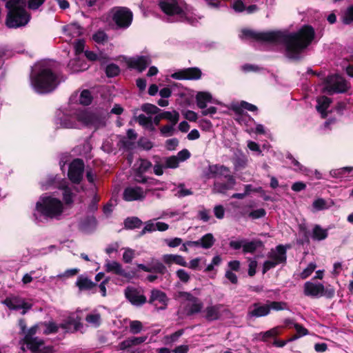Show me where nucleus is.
Masks as SVG:
<instances>
[{
    "label": "nucleus",
    "mask_w": 353,
    "mask_h": 353,
    "mask_svg": "<svg viewBox=\"0 0 353 353\" xmlns=\"http://www.w3.org/2000/svg\"><path fill=\"white\" fill-rule=\"evenodd\" d=\"M141 110L147 114H156L160 109L156 105L150 103H145L141 106Z\"/></svg>",
    "instance_id": "nucleus-49"
},
{
    "label": "nucleus",
    "mask_w": 353,
    "mask_h": 353,
    "mask_svg": "<svg viewBox=\"0 0 353 353\" xmlns=\"http://www.w3.org/2000/svg\"><path fill=\"white\" fill-rule=\"evenodd\" d=\"M119 243L118 242L112 243L108 245L105 248V252L108 254H111L113 252H117L119 248Z\"/></svg>",
    "instance_id": "nucleus-64"
},
{
    "label": "nucleus",
    "mask_w": 353,
    "mask_h": 353,
    "mask_svg": "<svg viewBox=\"0 0 353 353\" xmlns=\"http://www.w3.org/2000/svg\"><path fill=\"white\" fill-rule=\"evenodd\" d=\"M263 243L259 240L247 241L245 240L243 252L244 253H253L258 248L262 246Z\"/></svg>",
    "instance_id": "nucleus-33"
},
{
    "label": "nucleus",
    "mask_w": 353,
    "mask_h": 353,
    "mask_svg": "<svg viewBox=\"0 0 353 353\" xmlns=\"http://www.w3.org/2000/svg\"><path fill=\"white\" fill-rule=\"evenodd\" d=\"M316 268V265L315 263H310L308 264L307 268H305L300 274V277L302 279H305L309 277L312 272L315 270Z\"/></svg>",
    "instance_id": "nucleus-46"
},
{
    "label": "nucleus",
    "mask_w": 353,
    "mask_h": 353,
    "mask_svg": "<svg viewBox=\"0 0 353 353\" xmlns=\"http://www.w3.org/2000/svg\"><path fill=\"white\" fill-rule=\"evenodd\" d=\"M353 170V167H344L339 169H335L330 171V175L335 178H342L347 172Z\"/></svg>",
    "instance_id": "nucleus-44"
},
{
    "label": "nucleus",
    "mask_w": 353,
    "mask_h": 353,
    "mask_svg": "<svg viewBox=\"0 0 353 353\" xmlns=\"http://www.w3.org/2000/svg\"><path fill=\"white\" fill-rule=\"evenodd\" d=\"M280 327H275L265 332H261L258 334L259 340L265 341L268 338L274 337L280 334Z\"/></svg>",
    "instance_id": "nucleus-37"
},
{
    "label": "nucleus",
    "mask_w": 353,
    "mask_h": 353,
    "mask_svg": "<svg viewBox=\"0 0 353 353\" xmlns=\"http://www.w3.org/2000/svg\"><path fill=\"white\" fill-rule=\"evenodd\" d=\"M214 213L217 219H221L224 217L225 210L221 205H216L214 208Z\"/></svg>",
    "instance_id": "nucleus-63"
},
{
    "label": "nucleus",
    "mask_w": 353,
    "mask_h": 353,
    "mask_svg": "<svg viewBox=\"0 0 353 353\" xmlns=\"http://www.w3.org/2000/svg\"><path fill=\"white\" fill-rule=\"evenodd\" d=\"M314 37V30L305 26L294 33L283 32H257L250 30H242L240 38L259 41L282 43L285 48V54L290 59H298L300 54L311 43Z\"/></svg>",
    "instance_id": "nucleus-1"
},
{
    "label": "nucleus",
    "mask_w": 353,
    "mask_h": 353,
    "mask_svg": "<svg viewBox=\"0 0 353 353\" xmlns=\"http://www.w3.org/2000/svg\"><path fill=\"white\" fill-rule=\"evenodd\" d=\"M343 22L346 24L353 23V6L348 8L345 12Z\"/></svg>",
    "instance_id": "nucleus-56"
},
{
    "label": "nucleus",
    "mask_w": 353,
    "mask_h": 353,
    "mask_svg": "<svg viewBox=\"0 0 353 353\" xmlns=\"http://www.w3.org/2000/svg\"><path fill=\"white\" fill-rule=\"evenodd\" d=\"M174 125H175L171 123L170 125L163 126L160 129L161 133L165 137L172 136L173 134Z\"/></svg>",
    "instance_id": "nucleus-60"
},
{
    "label": "nucleus",
    "mask_w": 353,
    "mask_h": 353,
    "mask_svg": "<svg viewBox=\"0 0 353 353\" xmlns=\"http://www.w3.org/2000/svg\"><path fill=\"white\" fill-rule=\"evenodd\" d=\"M327 230L322 228L320 225H316L312 229V237L316 241H322L327 238Z\"/></svg>",
    "instance_id": "nucleus-32"
},
{
    "label": "nucleus",
    "mask_w": 353,
    "mask_h": 353,
    "mask_svg": "<svg viewBox=\"0 0 353 353\" xmlns=\"http://www.w3.org/2000/svg\"><path fill=\"white\" fill-rule=\"evenodd\" d=\"M124 224L125 228L133 229L139 228L141 225L142 222L137 217H132L125 219Z\"/></svg>",
    "instance_id": "nucleus-43"
},
{
    "label": "nucleus",
    "mask_w": 353,
    "mask_h": 353,
    "mask_svg": "<svg viewBox=\"0 0 353 353\" xmlns=\"http://www.w3.org/2000/svg\"><path fill=\"white\" fill-rule=\"evenodd\" d=\"M113 21L120 28H128L132 20V13L127 8L117 7L111 10Z\"/></svg>",
    "instance_id": "nucleus-11"
},
{
    "label": "nucleus",
    "mask_w": 353,
    "mask_h": 353,
    "mask_svg": "<svg viewBox=\"0 0 353 353\" xmlns=\"http://www.w3.org/2000/svg\"><path fill=\"white\" fill-rule=\"evenodd\" d=\"M270 313V307L267 305L254 303L248 310V316L250 317H261Z\"/></svg>",
    "instance_id": "nucleus-24"
},
{
    "label": "nucleus",
    "mask_w": 353,
    "mask_h": 353,
    "mask_svg": "<svg viewBox=\"0 0 353 353\" xmlns=\"http://www.w3.org/2000/svg\"><path fill=\"white\" fill-rule=\"evenodd\" d=\"M105 124V117L103 114L85 110H78L74 114L65 115L61 121V125L65 128H79L86 125L97 129Z\"/></svg>",
    "instance_id": "nucleus-2"
},
{
    "label": "nucleus",
    "mask_w": 353,
    "mask_h": 353,
    "mask_svg": "<svg viewBox=\"0 0 353 353\" xmlns=\"http://www.w3.org/2000/svg\"><path fill=\"white\" fill-rule=\"evenodd\" d=\"M41 325L45 327L43 333L46 334L56 333L59 329V326L53 321L41 323Z\"/></svg>",
    "instance_id": "nucleus-45"
},
{
    "label": "nucleus",
    "mask_w": 353,
    "mask_h": 353,
    "mask_svg": "<svg viewBox=\"0 0 353 353\" xmlns=\"http://www.w3.org/2000/svg\"><path fill=\"white\" fill-rule=\"evenodd\" d=\"M159 6L168 15H176L181 19H187L188 6L183 0H160Z\"/></svg>",
    "instance_id": "nucleus-7"
},
{
    "label": "nucleus",
    "mask_w": 353,
    "mask_h": 353,
    "mask_svg": "<svg viewBox=\"0 0 353 353\" xmlns=\"http://www.w3.org/2000/svg\"><path fill=\"white\" fill-rule=\"evenodd\" d=\"M166 245L170 248H176L183 243V240L181 238L175 237L173 239H165Z\"/></svg>",
    "instance_id": "nucleus-55"
},
{
    "label": "nucleus",
    "mask_w": 353,
    "mask_h": 353,
    "mask_svg": "<svg viewBox=\"0 0 353 353\" xmlns=\"http://www.w3.org/2000/svg\"><path fill=\"white\" fill-rule=\"evenodd\" d=\"M151 63L150 59L147 56L130 58L127 61L128 65L130 68H135L139 72H142Z\"/></svg>",
    "instance_id": "nucleus-22"
},
{
    "label": "nucleus",
    "mask_w": 353,
    "mask_h": 353,
    "mask_svg": "<svg viewBox=\"0 0 353 353\" xmlns=\"http://www.w3.org/2000/svg\"><path fill=\"white\" fill-rule=\"evenodd\" d=\"M168 300L169 299L165 292L159 290L154 289L151 291L149 303H153L155 305H157L158 303L161 305L159 309L165 310L168 305Z\"/></svg>",
    "instance_id": "nucleus-21"
},
{
    "label": "nucleus",
    "mask_w": 353,
    "mask_h": 353,
    "mask_svg": "<svg viewBox=\"0 0 353 353\" xmlns=\"http://www.w3.org/2000/svg\"><path fill=\"white\" fill-rule=\"evenodd\" d=\"M143 328V324L139 321H130L129 323L130 332L133 334L140 333Z\"/></svg>",
    "instance_id": "nucleus-42"
},
{
    "label": "nucleus",
    "mask_w": 353,
    "mask_h": 353,
    "mask_svg": "<svg viewBox=\"0 0 353 353\" xmlns=\"http://www.w3.org/2000/svg\"><path fill=\"white\" fill-rule=\"evenodd\" d=\"M126 299L134 305L139 306L146 302V297L143 292L132 287H128L125 290Z\"/></svg>",
    "instance_id": "nucleus-16"
},
{
    "label": "nucleus",
    "mask_w": 353,
    "mask_h": 353,
    "mask_svg": "<svg viewBox=\"0 0 353 353\" xmlns=\"http://www.w3.org/2000/svg\"><path fill=\"white\" fill-rule=\"evenodd\" d=\"M26 0H9L6 3L8 10L6 25L9 28L25 26L30 20V14L25 9Z\"/></svg>",
    "instance_id": "nucleus-5"
},
{
    "label": "nucleus",
    "mask_w": 353,
    "mask_h": 353,
    "mask_svg": "<svg viewBox=\"0 0 353 353\" xmlns=\"http://www.w3.org/2000/svg\"><path fill=\"white\" fill-rule=\"evenodd\" d=\"M85 321L90 325L97 327L101 323V315L96 312L88 314L85 317Z\"/></svg>",
    "instance_id": "nucleus-35"
},
{
    "label": "nucleus",
    "mask_w": 353,
    "mask_h": 353,
    "mask_svg": "<svg viewBox=\"0 0 353 353\" xmlns=\"http://www.w3.org/2000/svg\"><path fill=\"white\" fill-rule=\"evenodd\" d=\"M85 55L87 57V59L90 61L99 60L100 61L103 63L104 61L106 59V57H103L101 54L98 55L96 53L88 50L85 51Z\"/></svg>",
    "instance_id": "nucleus-51"
},
{
    "label": "nucleus",
    "mask_w": 353,
    "mask_h": 353,
    "mask_svg": "<svg viewBox=\"0 0 353 353\" xmlns=\"http://www.w3.org/2000/svg\"><path fill=\"white\" fill-rule=\"evenodd\" d=\"M57 187L63 190V200L65 203H70L72 202V193L71 190L66 185V181H61L59 183Z\"/></svg>",
    "instance_id": "nucleus-34"
},
{
    "label": "nucleus",
    "mask_w": 353,
    "mask_h": 353,
    "mask_svg": "<svg viewBox=\"0 0 353 353\" xmlns=\"http://www.w3.org/2000/svg\"><path fill=\"white\" fill-rule=\"evenodd\" d=\"M349 88L347 81L339 75L329 76L325 81L323 92L330 94L345 92Z\"/></svg>",
    "instance_id": "nucleus-10"
},
{
    "label": "nucleus",
    "mask_w": 353,
    "mask_h": 353,
    "mask_svg": "<svg viewBox=\"0 0 353 353\" xmlns=\"http://www.w3.org/2000/svg\"><path fill=\"white\" fill-rule=\"evenodd\" d=\"M268 259L263 263V274L278 265L285 263L287 259L286 250L284 246L279 245L268 252Z\"/></svg>",
    "instance_id": "nucleus-9"
},
{
    "label": "nucleus",
    "mask_w": 353,
    "mask_h": 353,
    "mask_svg": "<svg viewBox=\"0 0 353 353\" xmlns=\"http://www.w3.org/2000/svg\"><path fill=\"white\" fill-rule=\"evenodd\" d=\"M80 321V319L70 316L65 323H61L60 327L68 332L77 331L83 327Z\"/></svg>",
    "instance_id": "nucleus-27"
},
{
    "label": "nucleus",
    "mask_w": 353,
    "mask_h": 353,
    "mask_svg": "<svg viewBox=\"0 0 353 353\" xmlns=\"http://www.w3.org/2000/svg\"><path fill=\"white\" fill-rule=\"evenodd\" d=\"M208 176L217 179L212 188L214 193H225L228 190L232 189L236 184V180L231 174L230 168L223 165H209Z\"/></svg>",
    "instance_id": "nucleus-4"
},
{
    "label": "nucleus",
    "mask_w": 353,
    "mask_h": 353,
    "mask_svg": "<svg viewBox=\"0 0 353 353\" xmlns=\"http://www.w3.org/2000/svg\"><path fill=\"white\" fill-rule=\"evenodd\" d=\"M316 101V110L321 114V117L325 118L327 115L326 110L329 108L332 101L330 98L322 96L317 98Z\"/></svg>",
    "instance_id": "nucleus-28"
},
{
    "label": "nucleus",
    "mask_w": 353,
    "mask_h": 353,
    "mask_svg": "<svg viewBox=\"0 0 353 353\" xmlns=\"http://www.w3.org/2000/svg\"><path fill=\"white\" fill-rule=\"evenodd\" d=\"M79 103L83 105H88L92 101L91 93L88 90H83L79 96Z\"/></svg>",
    "instance_id": "nucleus-40"
},
{
    "label": "nucleus",
    "mask_w": 353,
    "mask_h": 353,
    "mask_svg": "<svg viewBox=\"0 0 353 353\" xmlns=\"http://www.w3.org/2000/svg\"><path fill=\"white\" fill-rule=\"evenodd\" d=\"M179 161L176 156H171L165 159V167L167 168H176L179 165Z\"/></svg>",
    "instance_id": "nucleus-48"
},
{
    "label": "nucleus",
    "mask_w": 353,
    "mask_h": 353,
    "mask_svg": "<svg viewBox=\"0 0 353 353\" xmlns=\"http://www.w3.org/2000/svg\"><path fill=\"white\" fill-rule=\"evenodd\" d=\"M196 103L199 108L204 109L207 103L212 101V96L209 92H200L196 96Z\"/></svg>",
    "instance_id": "nucleus-29"
},
{
    "label": "nucleus",
    "mask_w": 353,
    "mask_h": 353,
    "mask_svg": "<svg viewBox=\"0 0 353 353\" xmlns=\"http://www.w3.org/2000/svg\"><path fill=\"white\" fill-rule=\"evenodd\" d=\"M268 307H270V310H274L279 311V310H286L288 308V305L285 302L273 301V302H271L269 304H268Z\"/></svg>",
    "instance_id": "nucleus-53"
},
{
    "label": "nucleus",
    "mask_w": 353,
    "mask_h": 353,
    "mask_svg": "<svg viewBox=\"0 0 353 353\" xmlns=\"http://www.w3.org/2000/svg\"><path fill=\"white\" fill-rule=\"evenodd\" d=\"M174 194L179 197H183L192 194V192L190 190L185 188L183 184H180L175 189Z\"/></svg>",
    "instance_id": "nucleus-47"
},
{
    "label": "nucleus",
    "mask_w": 353,
    "mask_h": 353,
    "mask_svg": "<svg viewBox=\"0 0 353 353\" xmlns=\"http://www.w3.org/2000/svg\"><path fill=\"white\" fill-rule=\"evenodd\" d=\"M201 72L196 68H189L173 73L171 77L175 79L195 80L201 78Z\"/></svg>",
    "instance_id": "nucleus-18"
},
{
    "label": "nucleus",
    "mask_w": 353,
    "mask_h": 353,
    "mask_svg": "<svg viewBox=\"0 0 353 353\" xmlns=\"http://www.w3.org/2000/svg\"><path fill=\"white\" fill-rule=\"evenodd\" d=\"M38 330V325H34L28 330L27 333L23 339V343L27 345V348L30 350L32 352H38L41 350L44 347L43 341L37 337H34V335L37 333Z\"/></svg>",
    "instance_id": "nucleus-13"
},
{
    "label": "nucleus",
    "mask_w": 353,
    "mask_h": 353,
    "mask_svg": "<svg viewBox=\"0 0 353 353\" xmlns=\"http://www.w3.org/2000/svg\"><path fill=\"white\" fill-rule=\"evenodd\" d=\"M119 68L115 64H110L106 67L105 72L108 77H115L119 73Z\"/></svg>",
    "instance_id": "nucleus-52"
},
{
    "label": "nucleus",
    "mask_w": 353,
    "mask_h": 353,
    "mask_svg": "<svg viewBox=\"0 0 353 353\" xmlns=\"http://www.w3.org/2000/svg\"><path fill=\"white\" fill-rule=\"evenodd\" d=\"M122 259L124 263H130L132 261L133 259L136 256V252L134 250L130 248H124Z\"/></svg>",
    "instance_id": "nucleus-39"
},
{
    "label": "nucleus",
    "mask_w": 353,
    "mask_h": 353,
    "mask_svg": "<svg viewBox=\"0 0 353 353\" xmlns=\"http://www.w3.org/2000/svg\"><path fill=\"white\" fill-rule=\"evenodd\" d=\"M223 306L221 304L209 305L204 310V316L208 321H215L221 318Z\"/></svg>",
    "instance_id": "nucleus-23"
},
{
    "label": "nucleus",
    "mask_w": 353,
    "mask_h": 353,
    "mask_svg": "<svg viewBox=\"0 0 353 353\" xmlns=\"http://www.w3.org/2000/svg\"><path fill=\"white\" fill-rule=\"evenodd\" d=\"M150 189L143 190L139 186H130L126 188L123 193V199L126 201L143 200Z\"/></svg>",
    "instance_id": "nucleus-15"
},
{
    "label": "nucleus",
    "mask_w": 353,
    "mask_h": 353,
    "mask_svg": "<svg viewBox=\"0 0 353 353\" xmlns=\"http://www.w3.org/2000/svg\"><path fill=\"white\" fill-rule=\"evenodd\" d=\"M177 297L188 301L185 306V310L188 315L200 312L203 307L202 301L189 292H179Z\"/></svg>",
    "instance_id": "nucleus-12"
},
{
    "label": "nucleus",
    "mask_w": 353,
    "mask_h": 353,
    "mask_svg": "<svg viewBox=\"0 0 353 353\" xmlns=\"http://www.w3.org/2000/svg\"><path fill=\"white\" fill-rule=\"evenodd\" d=\"M156 230L157 228L154 220H150L145 223V227L142 231V234H145L146 232H151Z\"/></svg>",
    "instance_id": "nucleus-62"
},
{
    "label": "nucleus",
    "mask_w": 353,
    "mask_h": 353,
    "mask_svg": "<svg viewBox=\"0 0 353 353\" xmlns=\"http://www.w3.org/2000/svg\"><path fill=\"white\" fill-rule=\"evenodd\" d=\"M76 285L80 290H92L94 287L96 286L95 283H93L91 280L82 276L77 279Z\"/></svg>",
    "instance_id": "nucleus-30"
},
{
    "label": "nucleus",
    "mask_w": 353,
    "mask_h": 353,
    "mask_svg": "<svg viewBox=\"0 0 353 353\" xmlns=\"http://www.w3.org/2000/svg\"><path fill=\"white\" fill-rule=\"evenodd\" d=\"M190 152L187 149H183L179 152L176 156L179 163L183 162L190 157Z\"/></svg>",
    "instance_id": "nucleus-57"
},
{
    "label": "nucleus",
    "mask_w": 353,
    "mask_h": 353,
    "mask_svg": "<svg viewBox=\"0 0 353 353\" xmlns=\"http://www.w3.org/2000/svg\"><path fill=\"white\" fill-rule=\"evenodd\" d=\"M215 242V239L211 233L205 234L199 239L200 246L205 249L211 248Z\"/></svg>",
    "instance_id": "nucleus-36"
},
{
    "label": "nucleus",
    "mask_w": 353,
    "mask_h": 353,
    "mask_svg": "<svg viewBox=\"0 0 353 353\" xmlns=\"http://www.w3.org/2000/svg\"><path fill=\"white\" fill-rule=\"evenodd\" d=\"M312 206L316 210H322L327 208L325 201L323 199L315 200L312 203Z\"/></svg>",
    "instance_id": "nucleus-59"
},
{
    "label": "nucleus",
    "mask_w": 353,
    "mask_h": 353,
    "mask_svg": "<svg viewBox=\"0 0 353 353\" xmlns=\"http://www.w3.org/2000/svg\"><path fill=\"white\" fill-rule=\"evenodd\" d=\"M177 278L184 283H188L190 279L189 273L183 269H179L176 272Z\"/></svg>",
    "instance_id": "nucleus-50"
},
{
    "label": "nucleus",
    "mask_w": 353,
    "mask_h": 353,
    "mask_svg": "<svg viewBox=\"0 0 353 353\" xmlns=\"http://www.w3.org/2000/svg\"><path fill=\"white\" fill-rule=\"evenodd\" d=\"M104 268L107 272L114 273L127 279H132L131 274L127 272L123 268L122 265L117 261L106 260Z\"/></svg>",
    "instance_id": "nucleus-20"
},
{
    "label": "nucleus",
    "mask_w": 353,
    "mask_h": 353,
    "mask_svg": "<svg viewBox=\"0 0 353 353\" xmlns=\"http://www.w3.org/2000/svg\"><path fill=\"white\" fill-rule=\"evenodd\" d=\"M163 261L168 265L176 264L183 267H187L188 263L185 258L179 254H167L162 257Z\"/></svg>",
    "instance_id": "nucleus-25"
},
{
    "label": "nucleus",
    "mask_w": 353,
    "mask_h": 353,
    "mask_svg": "<svg viewBox=\"0 0 353 353\" xmlns=\"http://www.w3.org/2000/svg\"><path fill=\"white\" fill-rule=\"evenodd\" d=\"M10 310L23 309L22 312L24 314L26 310L31 307V304L25 301L24 299L18 296L7 297L3 302Z\"/></svg>",
    "instance_id": "nucleus-17"
},
{
    "label": "nucleus",
    "mask_w": 353,
    "mask_h": 353,
    "mask_svg": "<svg viewBox=\"0 0 353 353\" xmlns=\"http://www.w3.org/2000/svg\"><path fill=\"white\" fill-rule=\"evenodd\" d=\"M63 32L65 37L71 41L73 38L79 37L82 34V28L76 23L68 24L63 27Z\"/></svg>",
    "instance_id": "nucleus-26"
},
{
    "label": "nucleus",
    "mask_w": 353,
    "mask_h": 353,
    "mask_svg": "<svg viewBox=\"0 0 353 353\" xmlns=\"http://www.w3.org/2000/svg\"><path fill=\"white\" fill-rule=\"evenodd\" d=\"M68 67L74 72L85 70L88 68L86 63H80L79 60H71L68 63Z\"/></svg>",
    "instance_id": "nucleus-41"
},
{
    "label": "nucleus",
    "mask_w": 353,
    "mask_h": 353,
    "mask_svg": "<svg viewBox=\"0 0 353 353\" xmlns=\"http://www.w3.org/2000/svg\"><path fill=\"white\" fill-rule=\"evenodd\" d=\"M92 39L98 43H103L106 41L108 37L103 31H98L93 34Z\"/></svg>",
    "instance_id": "nucleus-54"
},
{
    "label": "nucleus",
    "mask_w": 353,
    "mask_h": 353,
    "mask_svg": "<svg viewBox=\"0 0 353 353\" xmlns=\"http://www.w3.org/2000/svg\"><path fill=\"white\" fill-rule=\"evenodd\" d=\"M137 121L139 125L150 131H154L155 129L154 126L153 125L152 119L150 117H147L144 114H140L137 117Z\"/></svg>",
    "instance_id": "nucleus-31"
},
{
    "label": "nucleus",
    "mask_w": 353,
    "mask_h": 353,
    "mask_svg": "<svg viewBox=\"0 0 353 353\" xmlns=\"http://www.w3.org/2000/svg\"><path fill=\"white\" fill-rule=\"evenodd\" d=\"M84 163L79 159H74L69 166L68 177L74 183H79L83 177Z\"/></svg>",
    "instance_id": "nucleus-14"
},
{
    "label": "nucleus",
    "mask_w": 353,
    "mask_h": 353,
    "mask_svg": "<svg viewBox=\"0 0 353 353\" xmlns=\"http://www.w3.org/2000/svg\"><path fill=\"white\" fill-rule=\"evenodd\" d=\"M265 214H266L265 210L263 208H259V209L252 211L249 214V216L253 219H260V218L265 216Z\"/></svg>",
    "instance_id": "nucleus-58"
},
{
    "label": "nucleus",
    "mask_w": 353,
    "mask_h": 353,
    "mask_svg": "<svg viewBox=\"0 0 353 353\" xmlns=\"http://www.w3.org/2000/svg\"><path fill=\"white\" fill-rule=\"evenodd\" d=\"M303 292L305 296L319 298L325 296L331 299L334 296L335 290L333 288L325 287L321 283L307 281L303 286Z\"/></svg>",
    "instance_id": "nucleus-8"
},
{
    "label": "nucleus",
    "mask_w": 353,
    "mask_h": 353,
    "mask_svg": "<svg viewBox=\"0 0 353 353\" xmlns=\"http://www.w3.org/2000/svg\"><path fill=\"white\" fill-rule=\"evenodd\" d=\"M46 0H28V7L30 10H37Z\"/></svg>",
    "instance_id": "nucleus-61"
},
{
    "label": "nucleus",
    "mask_w": 353,
    "mask_h": 353,
    "mask_svg": "<svg viewBox=\"0 0 353 353\" xmlns=\"http://www.w3.org/2000/svg\"><path fill=\"white\" fill-rule=\"evenodd\" d=\"M152 164L151 163L145 159H140L138 161V168H137V173L135 175V181L139 183H148L150 185H156L158 181L155 179H150L148 182V179L143 176L141 174L147 171L150 167Z\"/></svg>",
    "instance_id": "nucleus-19"
},
{
    "label": "nucleus",
    "mask_w": 353,
    "mask_h": 353,
    "mask_svg": "<svg viewBox=\"0 0 353 353\" xmlns=\"http://www.w3.org/2000/svg\"><path fill=\"white\" fill-rule=\"evenodd\" d=\"M59 83L57 77L47 67L41 68L37 74L31 77V84L38 93L50 92L57 88Z\"/></svg>",
    "instance_id": "nucleus-6"
},
{
    "label": "nucleus",
    "mask_w": 353,
    "mask_h": 353,
    "mask_svg": "<svg viewBox=\"0 0 353 353\" xmlns=\"http://www.w3.org/2000/svg\"><path fill=\"white\" fill-rule=\"evenodd\" d=\"M161 114L163 119L168 120L172 124L176 125L179 119V114L176 111L163 112Z\"/></svg>",
    "instance_id": "nucleus-38"
},
{
    "label": "nucleus",
    "mask_w": 353,
    "mask_h": 353,
    "mask_svg": "<svg viewBox=\"0 0 353 353\" xmlns=\"http://www.w3.org/2000/svg\"><path fill=\"white\" fill-rule=\"evenodd\" d=\"M64 210L63 202L52 195L44 194L41 196L36 203L33 214L38 221L43 219H58Z\"/></svg>",
    "instance_id": "nucleus-3"
}]
</instances>
